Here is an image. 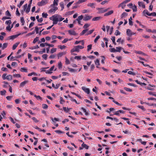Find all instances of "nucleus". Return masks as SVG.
<instances>
[{"label":"nucleus","mask_w":156,"mask_h":156,"mask_svg":"<svg viewBox=\"0 0 156 156\" xmlns=\"http://www.w3.org/2000/svg\"><path fill=\"white\" fill-rule=\"evenodd\" d=\"M60 15L56 14L52 16L51 17H50V20L53 21V24L52 25L53 26L57 23L58 22V17H60Z\"/></svg>","instance_id":"nucleus-1"},{"label":"nucleus","mask_w":156,"mask_h":156,"mask_svg":"<svg viewBox=\"0 0 156 156\" xmlns=\"http://www.w3.org/2000/svg\"><path fill=\"white\" fill-rule=\"evenodd\" d=\"M48 0H42L41 2L37 3V5L40 6H41L46 4L48 2Z\"/></svg>","instance_id":"nucleus-2"},{"label":"nucleus","mask_w":156,"mask_h":156,"mask_svg":"<svg viewBox=\"0 0 156 156\" xmlns=\"http://www.w3.org/2000/svg\"><path fill=\"white\" fill-rule=\"evenodd\" d=\"M155 87V86L154 85H151V84H149L148 86L146 87L145 88L147 90H154V89L153 87Z\"/></svg>","instance_id":"nucleus-3"},{"label":"nucleus","mask_w":156,"mask_h":156,"mask_svg":"<svg viewBox=\"0 0 156 156\" xmlns=\"http://www.w3.org/2000/svg\"><path fill=\"white\" fill-rule=\"evenodd\" d=\"M103 9H104V8H97V9L98 10H99V13H103V12H104L107 11L109 9V8L107 9H105L104 10Z\"/></svg>","instance_id":"nucleus-4"},{"label":"nucleus","mask_w":156,"mask_h":156,"mask_svg":"<svg viewBox=\"0 0 156 156\" xmlns=\"http://www.w3.org/2000/svg\"><path fill=\"white\" fill-rule=\"evenodd\" d=\"M82 89L87 94H89L90 93V90L88 88H86L85 87L83 86L82 87Z\"/></svg>","instance_id":"nucleus-5"},{"label":"nucleus","mask_w":156,"mask_h":156,"mask_svg":"<svg viewBox=\"0 0 156 156\" xmlns=\"http://www.w3.org/2000/svg\"><path fill=\"white\" fill-rule=\"evenodd\" d=\"M20 34H17L15 35H12L9 37V39L10 40H13L18 37Z\"/></svg>","instance_id":"nucleus-6"},{"label":"nucleus","mask_w":156,"mask_h":156,"mask_svg":"<svg viewBox=\"0 0 156 156\" xmlns=\"http://www.w3.org/2000/svg\"><path fill=\"white\" fill-rule=\"evenodd\" d=\"M28 81L26 80L20 83V87H23L26 84L28 83Z\"/></svg>","instance_id":"nucleus-7"},{"label":"nucleus","mask_w":156,"mask_h":156,"mask_svg":"<svg viewBox=\"0 0 156 156\" xmlns=\"http://www.w3.org/2000/svg\"><path fill=\"white\" fill-rule=\"evenodd\" d=\"M68 32L69 33L70 35H75L76 34L75 32L73 30H69L68 31Z\"/></svg>","instance_id":"nucleus-8"},{"label":"nucleus","mask_w":156,"mask_h":156,"mask_svg":"<svg viewBox=\"0 0 156 156\" xmlns=\"http://www.w3.org/2000/svg\"><path fill=\"white\" fill-rule=\"evenodd\" d=\"M65 54L66 53L65 52H61L59 53L57 55L58 59H59L62 56L65 55Z\"/></svg>","instance_id":"nucleus-9"},{"label":"nucleus","mask_w":156,"mask_h":156,"mask_svg":"<svg viewBox=\"0 0 156 156\" xmlns=\"http://www.w3.org/2000/svg\"><path fill=\"white\" fill-rule=\"evenodd\" d=\"M58 9V8L56 7H54L53 8L50 9L49 11V12L50 13H53L55 12Z\"/></svg>","instance_id":"nucleus-10"},{"label":"nucleus","mask_w":156,"mask_h":156,"mask_svg":"<svg viewBox=\"0 0 156 156\" xmlns=\"http://www.w3.org/2000/svg\"><path fill=\"white\" fill-rule=\"evenodd\" d=\"M75 51H76L77 52L79 51V49L77 46L75 48H73V49L71 50V52H73Z\"/></svg>","instance_id":"nucleus-11"},{"label":"nucleus","mask_w":156,"mask_h":156,"mask_svg":"<svg viewBox=\"0 0 156 156\" xmlns=\"http://www.w3.org/2000/svg\"><path fill=\"white\" fill-rule=\"evenodd\" d=\"M113 13V11L111 10L107 13H106L104 15V16H107L112 14Z\"/></svg>","instance_id":"nucleus-12"},{"label":"nucleus","mask_w":156,"mask_h":156,"mask_svg":"<svg viewBox=\"0 0 156 156\" xmlns=\"http://www.w3.org/2000/svg\"><path fill=\"white\" fill-rule=\"evenodd\" d=\"M144 73H146V74H147L150 75L151 76H147V75H146L147 76H148L149 78H152V76H153V74L152 73L148 72L147 71H144Z\"/></svg>","instance_id":"nucleus-13"},{"label":"nucleus","mask_w":156,"mask_h":156,"mask_svg":"<svg viewBox=\"0 0 156 156\" xmlns=\"http://www.w3.org/2000/svg\"><path fill=\"white\" fill-rule=\"evenodd\" d=\"M92 17L91 16H87L83 18V20L84 21H87L90 20Z\"/></svg>","instance_id":"nucleus-14"},{"label":"nucleus","mask_w":156,"mask_h":156,"mask_svg":"<svg viewBox=\"0 0 156 156\" xmlns=\"http://www.w3.org/2000/svg\"><path fill=\"white\" fill-rule=\"evenodd\" d=\"M125 4H126L125 3H123V2L119 5L118 7H121L122 9H124L125 6H126Z\"/></svg>","instance_id":"nucleus-15"},{"label":"nucleus","mask_w":156,"mask_h":156,"mask_svg":"<svg viewBox=\"0 0 156 156\" xmlns=\"http://www.w3.org/2000/svg\"><path fill=\"white\" fill-rule=\"evenodd\" d=\"M131 31L129 29H127L126 30V34L129 36H131Z\"/></svg>","instance_id":"nucleus-16"},{"label":"nucleus","mask_w":156,"mask_h":156,"mask_svg":"<svg viewBox=\"0 0 156 156\" xmlns=\"http://www.w3.org/2000/svg\"><path fill=\"white\" fill-rule=\"evenodd\" d=\"M143 13L144 15L146 14L148 16H150V15H151V14H150V13H149L148 11L147 10H146V9L144 10L143 11Z\"/></svg>","instance_id":"nucleus-17"},{"label":"nucleus","mask_w":156,"mask_h":156,"mask_svg":"<svg viewBox=\"0 0 156 156\" xmlns=\"http://www.w3.org/2000/svg\"><path fill=\"white\" fill-rule=\"evenodd\" d=\"M138 4L139 6H141L143 8H145V5L143 3V2H138Z\"/></svg>","instance_id":"nucleus-18"},{"label":"nucleus","mask_w":156,"mask_h":156,"mask_svg":"<svg viewBox=\"0 0 156 156\" xmlns=\"http://www.w3.org/2000/svg\"><path fill=\"white\" fill-rule=\"evenodd\" d=\"M80 42H81L82 43V45L83 46L84 44V42L83 40H82V41H76L75 42L74 44H77L79 43Z\"/></svg>","instance_id":"nucleus-19"},{"label":"nucleus","mask_w":156,"mask_h":156,"mask_svg":"<svg viewBox=\"0 0 156 156\" xmlns=\"http://www.w3.org/2000/svg\"><path fill=\"white\" fill-rule=\"evenodd\" d=\"M20 43L19 42H17L14 44L12 46V49L13 50H14L16 49L18 45Z\"/></svg>","instance_id":"nucleus-20"},{"label":"nucleus","mask_w":156,"mask_h":156,"mask_svg":"<svg viewBox=\"0 0 156 156\" xmlns=\"http://www.w3.org/2000/svg\"><path fill=\"white\" fill-rule=\"evenodd\" d=\"M94 3H88L87 5L88 6L91 7L92 8H94L95 7L94 6Z\"/></svg>","instance_id":"nucleus-21"},{"label":"nucleus","mask_w":156,"mask_h":156,"mask_svg":"<svg viewBox=\"0 0 156 156\" xmlns=\"http://www.w3.org/2000/svg\"><path fill=\"white\" fill-rule=\"evenodd\" d=\"M148 94L150 95H151L152 96H154L155 97H156V92H153L151 91H149L148 92Z\"/></svg>","instance_id":"nucleus-22"},{"label":"nucleus","mask_w":156,"mask_h":156,"mask_svg":"<svg viewBox=\"0 0 156 156\" xmlns=\"http://www.w3.org/2000/svg\"><path fill=\"white\" fill-rule=\"evenodd\" d=\"M135 82L138 84H140V85L142 86L143 85H144V86H146V84L144 83H141L138 80H136Z\"/></svg>","instance_id":"nucleus-23"},{"label":"nucleus","mask_w":156,"mask_h":156,"mask_svg":"<svg viewBox=\"0 0 156 156\" xmlns=\"http://www.w3.org/2000/svg\"><path fill=\"white\" fill-rule=\"evenodd\" d=\"M88 30V29L83 30L80 33V35L81 36L83 35Z\"/></svg>","instance_id":"nucleus-24"},{"label":"nucleus","mask_w":156,"mask_h":156,"mask_svg":"<svg viewBox=\"0 0 156 156\" xmlns=\"http://www.w3.org/2000/svg\"><path fill=\"white\" fill-rule=\"evenodd\" d=\"M65 63L66 65H69L70 64V62L69 60L67 58V57H65Z\"/></svg>","instance_id":"nucleus-25"},{"label":"nucleus","mask_w":156,"mask_h":156,"mask_svg":"<svg viewBox=\"0 0 156 156\" xmlns=\"http://www.w3.org/2000/svg\"><path fill=\"white\" fill-rule=\"evenodd\" d=\"M82 146L84 148L87 149H88L89 148V146L86 144H84V143L82 144Z\"/></svg>","instance_id":"nucleus-26"},{"label":"nucleus","mask_w":156,"mask_h":156,"mask_svg":"<svg viewBox=\"0 0 156 156\" xmlns=\"http://www.w3.org/2000/svg\"><path fill=\"white\" fill-rule=\"evenodd\" d=\"M101 18L100 16L96 17L93 18L92 20L94 21H98Z\"/></svg>","instance_id":"nucleus-27"},{"label":"nucleus","mask_w":156,"mask_h":156,"mask_svg":"<svg viewBox=\"0 0 156 156\" xmlns=\"http://www.w3.org/2000/svg\"><path fill=\"white\" fill-rule=\"evenodd\" d=\"M116 49H115V50L116 51V52H121V50L122 48L121 47H116Z\"/></svg>","instance_id":"nucleus-28"},{"label":"nucleus","mask_w":156,"mask_h":156,"mask_svg":"<svg viewBox=\"0 0 156 156\" xmlns=\"http://www.w3.org/2000/svg\"><path fill=\"white\" fill-rule=\"evenodd\" d=\"M111 39L113 43L115 45H116V43L115 42V37H114V36L112 37L111 38Z\"/></svg>","instance_id":"nucleus-29"},{"label":"nucleus","mask_w":156,"mask_h":156,"mask_svg":"<svg viewBox=\"0 0 156 156\" xmlns=\"http://www.w3.org/2000/svg\"><path fill=\"white\" fill-rule=\"evenodd\" d=\"M63 109L64 111L66 113H67L69 112V110L68 108H66V107H63Z\"/></svg>","instance_id":"nucleus-30"},{"label":"nucleus","mask_w":156,"mask_h":156,"mask_svg":"<svg viewBox=\"0 0 156 156\" xmlns=\"http://www.w3.org/2000/svg\"><path fill=\"white\" fill-rule=\"evenodd\" d=\"M6 78L7 80H11L12 78V75H9L6 76Z\"/></svg>","instance_id":"nucleus-31"},{"label":"nucleus","mask_w":156,"mask_h":156,"mask_svg":"<svg viewBox=\"0 0 156 156\" xmlns=\"http://www.w3.org/2000/svg\"><path fill=\"white\" fill-rule=\"evenodd\" d=\"M132 19L131 17L129 20V24L130 25L132 26L133 25V22L132 21Z\"/></svg>","instance_id":"nucleus-32"},{"label":"nucleus","mask_w":156,"mask_h":156,"mask_svg":"<svg viewBox=\"0 0 156 156\" xmlns=\"http://www.w3.org/2000/svg\"><path fill=\"white\" fill-rule=\"evenodd\" d=\"M60 104H62L63 102H65V101L63 100V98L62 97H60Z\"/></svg>","instance_id":"nucleus-33"},{"label":"nucleus","mask_w":156,"mask_h":156,"mask_svg":"<svg viewBox=\"0 0 156 156\" xmlns=\"http://www.w3.org/2000/svg\"><path fill=\"white\" fill-rule=\"evenodd\" d=\"M6 93V91L5 90H3L0 91V94L2 95H5Z\"/></svg>","instance_id":"nucleus-34"},{"label":"nucleus","mask_w":156,"mask_h":156,"mask_svg":"<svg viewBox=\"0 0 156 156\" xmlns=\"http://www.w3.org/2000/svg\"><path fill=\"white\" fill-rule=\"evenodd\" d=\"M39 37H36L34 39L33 42V43L35 44L36 42L37 41L39 40Z\"/></svg>","instance_id":"nucleus-35"},{"label":"nucleus","mask_w":156,"mask_h":156,"mask_svg":"<svg viewBox=\"0 0 156 156\" xmlns=\"http://www.w3.org/2000/svg\"><path fill=\"white\" fill-rule=\"evenodd\" d=\"M94 62L96 66H99L100 64L99 60L98 59H97L96 61H95Z\"/></svg>","instance_id":"nucleus-36"},{"label":"nucleus","mask_w":156,"mask_h":156,"mask_svg":"<svg viewBox=\"0 0 156 156\" xmlns=\"http://www.w3.org/2000/svg\"><path fill=\"white\" fill-rule=\"evenodd\" d=\"M8 43H4L3 44L2 47V49H4L5 48H6L8 46Z\"/></svg>","instance_id":"nucleus-37"},{"label":"nucleus","mask_w":156,"mask_h":156,"mask_svg":"<svg viewBox=\"0 0 156 156\" xmlns=\"http://www.w3.org/2000/svg\"><path fill=\"white\" fill-rule=\"evenodd\" d=\"M128 15L127 13L125 12H123L122 13L121 15L122 18H123L124 17Z\"/></svg>","instance_id":"nucleus-38"},{"label":"nucleus","mask_w":156,"mask_h":156,"mask_svg":"<svg viewBox=\"0 0 156 156\" xmlns=\"http://www.w3.org/2000/svg\"><path fill=\"white\" fill-rule=\"evenodd\" d=\"M20 71L22 72H27V69L24 67L21 68L20 69Z\"/></svg>","instance_id":"nucleus-39"},{"label":"nucleus","mask_w":156,"mask_h":156,"mask_svg":"<svg viewBox=\"0 0 156 156\" xmlns=\"http://www.w3.org/2000/svg\"><path fill=\"white\" fill-rule=\"evenodd\" d=\"M60 5L62 9L61 10H62L64 9V5L63 2H61L60 3Z\"/></svg>","instance_id":"nucleus-40"},{"label":"nucleus","mask_w":156,"mask_h":156,"mask_svg":"<svg viewBox=\"0 0 156 156\" xmlns=\"http://www.w3.org/2000/svg\"><path fill=\"white\" fill-rule=\"evenodd\" d=\"M124 89L127 91L131 92L132 91V90L131 89L126 87H124Z\"/></svg>","instance_id":"nucleus-41"},{"label":"nucleus","mask_w":156,"mask_h":156,"mask_svg":"<svg viewBox=\"0 0 156 156\" xmlns=\"http://www.w3.org/2000/svg\"><path fill=\"white\" fill-rule=\"evenodd\" d=\"M24 1H22L20 2V3L19 4H18L17 6L19 8H20L21 6L23 4L24 2Z\"/></svg>","instance_id":"nucleus-42"},{"label":"nucleus","mask_w":156,"mask_h":156,"mask_svg":"<svg viewBox=\"0 0 156 156\" xmlns=\"http://www.w3.org/2000/svg\"><path fill=\"white\" fill-rule=\"evenodd\" d=\"M34 96L37 100H38V99L42 100V99L41 97L39 95H37L35 94H34Z\"/></svg>","instance_id":"nucleus-43"},{"label":"nucleus","mask_w":156,"mask_h":156,"mask_svg":"<svg viewBox=\"0 0 156 156\" xmlns=\"http://www.w3.org/2000/svg\"><path fill=\"white\" fill-rule=\"evenodd\" d=\"M42 108L44 109H47L48 108V106L46 104H43L42 105Z\"/></svg>","instance_id":"nucleus-44"},{"label":"nucleus","mask_w":156,"mask_h":156,"mask_svg":"<svg viewBox=\"0 0 156 156\" xmlns=\"http://www.w3.org/2000/svg\"><path fill=\"white\" fill-rule=\"evenodd\" d=\"M94 31V29L91 30L89 31V32H87V34H86L85 35H87L89 34H91L93 32V31Z\"/></svg>","instance_id":"nucleus-45"},{"label":"nucleus","mask_w":156,"mask_h":156,"mask_svg":"<svg viewBox=\"0 0 156 156\" xmlns=\"http://www.w3.org/2000/svg\"><path fill=\"white\" fill-rule=\"evenodd\" d=\"M133 11V12H136L137 11V6L135 5H134V6L132 8Z\"/></svg>","instance_id":"nucleus-46"},{"label":"nucleus","mask_w":156,"mask_h":156,"mask_svg":"<svg viewBox=\"0 0 156 156\" xmlns=\"http://www.w3.org/2000/svg\"><path fill=\"white\" fill-rule=\"evenodd\" d=\"M69 69V70L70 72H76L77 70L76 69H74L72 68H68Z\"/></svg>","instance_id":"nucleus-47"},{"label":"nucleus","mask_w":156,"mask_h":156,"mask_svg":"<svg viewBox=\"0 0 156 156\" xmlns=\"http://www.w3.org/2000/svg\"><path fill=\"white\" fill-rule=\"evenodd\" d=\"M55 132L57 133H58L59 134L60 133H64L65 132L63 131H62L60 130H56L55 131Z\"/></svg>","instance_id":"nucleus-48"},{"label":"nucleus","mask_w":156,"mask_h":156,"mask_svg":"<svg viewBox=\"0 0 156 156\" xmlns=\"http://www.w3.org/2000/svg\"><path fill=\"white\" fill-rule=\"evenodd\" d=\"M83 18V16L82 15H81L78 16V18L76 19V20H82Z\"/></svg>","instance_id":"nucleus-49"},{"label":"nucleus","mask_w":156,"mask_h":156,"mask_svg":"<svg viewBox=\"0 0 156 156\" xmlns=\"http://www.w3.org/2000/svg\"><path fill=\"white\" fill-rule=\"evenodd\" d=\"M115 35L117 36L119 35L120 34V33L118 30H115Z\"/></svg>","instance_id":"nucleus-50"},{"label":"nucleus","mask_w":156,"mask_h":156,"mask_svg":"<svg viewBox=\"0 0 156 156\" xmlns=\"http://www.w3.org/2000/svg\"><path fill=\"white\" fill-rule=\"evenodd\" d=\"M92 44H90L87 46V51H89L92 48Z\"/></svg>","instance_id":"nucleus-51"},{"label":"nucleus","mask_w":156,"mask_h":156,"mask_svg":"<svg viewBox=\"0 0 156 156\" xmlns=\"http://www.w3.org/2000/svg\"><path fill=\"white\" fill-rule=\"evenodd\" d=\"M137 107L140 108L143 110H145V108L142 105H138Z\"/></svg>","instance_id":"nucleus-52"},{"label":"nucleus","mask_w":156,"mask_h":156,"mask_svg":"<svg viewBox=\"0 0 156 156\" xmlns=\"http://www.w3.org/2000/svg\"><path fill=\"white\" fill-rule=\"evenodd\" d=\"M58 1V0H54V2L53 5H57Z\"/></svg>","instance_id":"nucleus-53"},{"label":"nucleus","mask_w":156,"mask_h":156,"mask_svg":"<svg viewBox=\"0 0 156 156\" xmlns=\"http://www.w3.org/2000/svg\"><path fill=\"white\" fill-rule=\"evenodd\" d=\"M48 15L47 13H44L43 12L42 13V16L43 18H46Z\"/></svg>","instance_id":"nucleus-54"},{"label":"nucleus","mask_w":156,"mask_h":156,"mask_svg":"<svg viewBox=\"0 0 156 156\" xmlns=\"http://www.w3.org/2000/svg\"><path fill=\"white\" fill-rule=\"evenodd\" d=\"M109 51L111 52H116L115 49L114 48H110Z\"/></svg>","instance_id":"nucleus-55"},{"label":"nucleus","mask_w":156,"mask_h":156,"mask_svg":"<svg viewBox=\"0 0 156 156\" xmlns=\"http://www.w3.org/2000/svg\"><path fill=\"white\" fill-rule=\"evenodd\" d=\"M56 51V48H52L51 51V53H53L55 52Z\"/></svg>","instance_id":"nucleus-56"},{"label":"nucleus","mask_w":156,"mask_h":156,"mask_svg":"<svg viewBox=\"0 0 156 156\" xmlns=\"http://www.w3.org/2000/svg\"><path fill=\"white\" fill-rule=\"evenodd\" d=\"M12 22L11 20H7L5 21V23L7 25H8L9 26H10V25L11 23Z\"/></svg>","instance_id":"nucleus-57"},{"label":"nucleus","mask_w":156,"mask_h":156,"mask_svg":"<svg viewBox=\"0 0 156 156\" xmlns=\"http://www.w3.org/2000/svg\"><path fill=\"white\" fill-rule=\"evenodd\" d=\"M39 48V47L38 46V45H37L36 46L30 47L29 48L31 49H36V48Z\"/></svg>","instance_id":"nucleus-58"},{"label":"nucleus","mask_w":156,"mask_h":156,"mask_svg":"<svg viewBox=\"0 0 156 156\" xmlns=\"http://www.w3.org/2000/svg\"><path fill=\"white\" fill-rule=\"evenodd\" d=\"M58 47L60 48V49H65L66 48V46L65 45H59L58 46Z\"/></svg>","instance_id":"nucleus-59"},{"label":"nucleus","mask_w":156,"mask_h":156,"mask_svg":"<svg viewBox=\"0 0 156 156\" xmlns=\"http://www.w3.org/2000/svg\"><path fill=\"white\" fill-rule=\"evenodd\" d=\"M81 56H76L75 57L74 59H76L78 60H80L81 58Z\"/></svg>","instance_id":"nucleus-60"},{"label":"nucleus","mask_w":156,"mask_h":156,"mask_svg":"<svg viewBox=\"0 0 156 156\" xmlns=\"http://www.w3.org/2000/svg\"><path fill=\"white\" fill-rule=\"evenodd\" d=\"M34 75L35 76H37V74L36 73H35V72H32L30 73H29L28 74V76H32V75Z\"/></svg>","instance_id":"nucleus-61"},{"label":"nucleus","mask_w":156,"mask_h":156,"mask_svg":"<svg viewBox=\"0 0 156 156\" xmlns=\"http://www.w3.org/2000/svg\"><path fill=\"white\" fill-rule=\"evenodd\" d=\"M100 38V36L99 35L94 40V42L95 43H96L97 42L98 40Z\"/></svg>","instance_id":"nucleus-62"},{"label":"nucleus","mask_w":156,"mask_h":156,"mask_svg":"<svg viewBox=\"0 0 156 156\" xmlns=\"http://www.w3.org/2000/svg\"><path fill=\"white\" fill-rule=\"evenodd\" d=\"M5 15L7 16H11V14L9 12L8 10H7L5 12Z\"/></svg>","instance_id":"nucleus-63"},{"label":"nucleus","mask_w":156,"mask_h":156,"mask_svg":"<svg viewBox=\"0 0 156 156\" xmlns=\"http://www.w3.org/2000/svg\"><path fill=\"white\" fill-rule=\"evenodd\" d=\"M47 55L46 54H44L42 55V57L45 60H46L47 59Z\"/></svg>","instance_id":"nucleus-64"}]
</instances>
